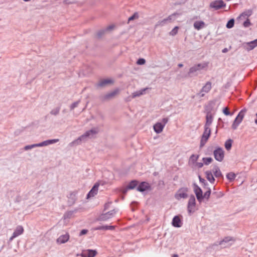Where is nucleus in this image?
Masks as SVG:
<instances>
[{
	"mask_svg": "<svg viewBox=\"0 0 257 257\" xmlns=\"http://www.w3.org/2000/svg\"><path fill=\"white\" fill-rule=\"evenodd\" d=\"M97 133L98 131L95 128L87 131L84 134L70 143L69 145L70 146H74L80 145L81 142L86 141L87 139L92 138Z\"/></svg>",
	"mask_w": 257,
	"mask_h": 257,
	"instance_id": "f257e3e1",
	"label": "nucleus"
},
{
	"mask_svg": "<svg viewBox=\"0 0 257 257\" xmlns=\"http://www.w3.org/2000/svg\"><path fill=\"white\" fill-rule=\"evenodd\" d=\"M208 63H199L191 67L185 77H192L197 75V72L206 68L208 66Z\"/></svg>",
	"mask_w": 257,
	"mask_h": 257,
	"instance_id": "f03ea898",
	"label": "nucleus"
},
{
	"mask_svg": "<svg viewBox=\"0 0 257 257\" xmlns=\"http://www.w3.org/2000/svg\"><path fill=\"white\" fill-rule=\"evenodd\" d=\"M233 242V238L230 236L225 237L223 239L219 242H215L212 247L215 246L220 245L221 248H225L230 246Z\"/></svg>",
	"mask_w": 257,
	"mask_h": 257,
	"instance_id": "7ed1b4c3",
	"label": "nucleus"
},
{
	"mask_svg": "<svg viewBox=\"0 0 257 257\" xmlns=\"http://www.w3.org/2000/svg\"><path fill=\"white\" fill-rule=\"evenodd\" d=\"M169 121V118L167 117L163 118L161 121V122H157L154 125V131L157 134L161 133L165 127L166 124Z\"/></svg>",
	"mask_w": 257,
	"mask_h": 257,
	"instance_id": "20e7f679",
	"label": "nucleus"
},
{
	"mask_svg": "<svg viewBox=\"0 0 257 257\" xmlns=\"http://www.w3.org/2000/svg\"><path fill=\"white\" fill-rule=\"evenodd\" d=\"M204 131L200 141V147H203L207 142L211 134V129L209 127L204 126Z\"/></svg>",
	"mask_w": 257,
	"mask_h": 257,
	"instance_id": "39448f33",
	"label": "nucleus"
},
{
	"mask_svg": "<svg viewBox=\"0 0 257 257\" xmlns=\"http://www.w3.org/2000/svg\"><path fill=\"white\" fill-rule=\"evenodd\" d=\"M196 199L193 195H191L189 199L187 204V211L189 214H191L195 211Z\"/></svg>",
	"mask_w": 257,
	"mask_h": 257,
	"instance_id": "423d86ee",
	"label": "nucleus"
},
{
	"mask_svg": "<svg viewBox=\"0 0 257 257\" xmlns=\"http://www.w3.org/2000/svg\"><path fill=\"white\" fill-rule=\"evenodd\" d=\"M117 211V209H114L105 213H102L99 216L97 220L99 221H106L113 217Z\"/></svg>",
	"mask_w": 257,
	"mask_h": 257,
	"instance_id": "0eeeda50",
	"label": "nucleus"
},
{
	"mask_svg": "<svg viewBox=\"0 0 257 257\" xmlns=\"http://www.w3.org/2000/svg\"><path fill=\"white\" fill-rule=\"evenodd\" d=\"M213 155L216 161L222 162L224 157V152L222 148L217 147L213 151Z\"/></svg>",
	"mask_w": 257,
	"mask_h": 257,
	"instance_id": "6e6552de",
	"label": "nucleus"
},
{
	"mask_svg": "<svg viewBox=\"0 0 257 257\" xmlns=\"http://www.w3.org/2000/svg\"><path fill=\"white\" fill-rule=\"evenodd\" d=\"M212 88V84L210 81L207 82L202 87L199 92L196 94L197 96L202 97L205 95V93L209 92Z\"/></svg>",
	"mask_w": 257,
	"mask_h": 257,
	"instance_id": "1a4fd4ad",
	"label": "nucleus"
},
{
	"mask_svg": "<svg viewBox=\"0 0 257 257\" xmlns=\"http://www.w3.org/2000/svg\"><path fill=\"white\" fill-rule=\"evenodd\" d=\"M188 191V189L187 187L180 188L175 195V198L177 200H180L181 198H186L188 197L187 194Z\"/></svg>",
	"mask_w": 257,
	"mask_h": 257,
	"instance_id": "9d476101",
	"label": "nucleus"
},
{
	"mask_svg": "<svg viewBox=\"0 0 257 257\" xmlns=\"http://www.w3.org/2000/svg\"><path fill=\"white\" fill-rule=\"evenodd\" d=\"M194 192L196 195L197 200L200 202H202L203 200V192L201 188L196 183L193 184Z\"/></svg>",
	"mask_w": 257,
	"mask_h": 257,
	"instance_id": "9b49d317",
	"label": "nucleus"
},
{
	"mask_svg": "<svg viewBox=\"0 0 257 257\" xmlns=\"http://www.w3.org/2000/svg\"><path fill=\"white\" fill-rule=\"evenodd\" d=\"M226 4L222 0H216L212 2L210 4V7L213 8L214 10H219L223 7H225Z\"/></svg>",
	"mask_w": 257,
	"mask_h": 257,
	"instance_id": "f8f14e48",
	"label": "nucleus"
},
{
	"mask_svg": "<svg viewBox=\"0 0 257 257\" xmlns=\"http://www.w3.org/2000/svg\"><path fill=\"white\" fill-rule=\"evenodd\" d=\"M119 89H115V90L109 92L106 94L102 96L101 97V99L102 101H106L110 100L113 97H115V96L118 93Z\"/></svg>",
	"mask_w": 257,
	"mask_h": 257,
	"instance_id": "ddd939ff",
	"label": "nucleus"
},
{
	"mask_svg": "<svg viewBox=\"0 0 257 257\" xmlns=\"http://www.w3.org/2000/svg\"><path fill=\"white\" fill-rule=\"evenodd\" d=\"M150 185L146 182H142L137 188V190L141 192L151 190Z\"/></svg>",
	"mask_w": 257,
	"mask_h": 257,
	"instance_id": "4468645a",
	"label": "nucleus"
},
{
	"mask_svg": "<svg viewBox=\"0 0 257 257\" xmlns=\"http://www.w3.org/2000/svg\"><path fill=\"white\" fill-rule=\"evenodd\" d=\"M23 227L21 225L18 226L14 230L12 236L10 238V240H13L15 238L22 234L23 233Z\"/></svg>",
	"mask_w": 257,
	"mask_h": 257,
	"instance_id": "2eb2a0df",
	"label": "nucleus"
},
{
	"mask_svg": "<svg viewBox=\"0 0 257 257\" xmlns=\"http://www.w3.org/2000/svg\"><path fill=\"white\" fill-rule=\"evenodd\" d=\"M99 186V184L98 183H96L94 186L92 187L91 189L88 192L87 195V198H89L90 197L94 196L97 194L98 190V187Z\"/></svg>",
	"mask_w": 257,
	"mask_h": 257,
	"instance_id": "dca6fc26",
	"label": "nucleus"
},
{
	"mask_svg": "<svg viewBox=\"0 0 257 257\" xmlns=\"http://www.w3.org/2000/svg\"><path fill=\"white\" fill-rule=\"evenodd\" d=\"M257 47V39L252 41L244 44V48L247 51H250Z\"/></svg>",
	"mask_w": 257,
	"mask_h": 257,
	"instance_id": "f3484780",
	"label": "nucleus"
},
{
	"mask_svg": "<svg viewBox=\"0 0 257 257\" xmlns=\"http://www.w3.org/2000/svg\"><path fill=\"white\" fill-rule=\"evenodd\" d=\"M97 253V251L93 249H87L83 251L81 256L82 257H94Z\"/></svg>",
	"mask_w": 257,
	"mask_h": 257,
	"instance_id": "a211bd4d",
	"label": "nucleus"
},
{
	"mask_svg": "<svg viewBox=\"0 0 257 257\" xmlns=\"http://www.w3.org/2000/svg\"><path fill=\"white\" fill-rule=\"evenodd\" d=\"M172 224L175 227H180L182 226V222L179 216L176 215L173 217L172 221Z\"/></svg>",
	"mask_w": 257,
	"mask_h": 257,
	"instance_id": "6ab92c4d",
	"label": "nucleus"
},
{
	"mask_svg": "<svg viewBox=\"0 0 257 257\" xmlns=\"http://www.w3.org/2000/svg\"><path fill=\"white\" fill-rule=\"evenodd\" d=\"M69 239V234L68 233H66L65 234L60 235L57 239V242L59 244L65 243Z\"/></svg>",
	"mask_w": 257,
	"mask_h": 257,
	"instance_id": "aec40b11",
	"label": "nucleus"
},
{
	"mask_svg": "<svg viewBox=\"0 0 257 257\" xmlns=\"http://www.w3.org/2000/svg\"><path fill=\"white\" fill-rule=\"evenodd\" d=\"M176 13H174L170 16H169L166 19H164V20L161 21H159L156 25V27H158V26H164L165 24H166V23L169 21H171V20H172L174 17L176 16Z\"/></svg>",
	"mask_w": 257,
	"mask_h": 257,
	"instance_id": "412c9836",
	"label": "nucleus"
},
{
	"mask_svg": "<svg viewBox=\"0 0 257 257\" xmlns=\"http://www.w3.org/2000/svg\"><path fill=\"white\" fill-rule=\"evenodd\" d=\"M214 114H211L209 112L206 115V122L204 126L209 127L211 125L213 120Z\"/></svg>",
	"mask_w": 257,
	"mask_h": 257,
	"instance_id": "4be33fe9",
	"label": "nucleus"
},
{
	"mask_svg": "<svg viewBox=\"0 0 257 257\" xmlns=\"http://www.w3.org/2000/svg\"><path fill=\"white\" fill-rule=\"evenodd\" d=\"M241 122V110L238 112L237 116L236 117L232 125V128L235 130Z\"/></svg>",
	"mask_w": 257,
	"mask_h": 257,
	"instance_id": "5701e85b",
	"label": "nucleus"
},
{
	"mask_svg": "<svg viewBox=\"0 0 257 257\" xmlns=\"http://www.w3.org/2000/svg\"><path fill=\"white\" fill-rule=\"evenodd\" d=\"M212 172L216 178H223V175L219 168L217 165H214L212 169Z\"/></svg>",
	"mask_w": 257,
	"mask_h": 257,
	"instance_id": "b1692460",
	"label": "nucleus"
},
{
	"mask_svg": "<svg viewBox=\"0 0 257 257\" xmlns=\"http://www.w3.org/2000/svg\"><path fill=\"white\" fill-rule=\"evenodd\" d=\"M205 23L203 21H196L194 22L193 26L195 29L199 30L205 26Z\"/></svg>",
	"mask_w": 257,
	"mask_h": 257,
	"instance_id": "393cba45",
	"label": "nucleus"
},
{
	"mask_svg": "<svg viewBox=\"0 0 257 257\" xmlns=\"http://www.w3.org/2000/svg\"><path fill=\"white\" fill-rule=\"evenodd\" d=\"M206 177L207 179L212 184H213L215 181V179L212 175L211 171H207L205 172Z\"/></svg>",
	"mask_w": 257,
	"mask_h": 257,
	"instance_id": "a878e982",
	"label": "nucleus"
},
{
	"mask_svg": "<svg viewBox=\"0 0 257 257\" xmlns=\"http://www.w3.org/2000/svg\"><path fill=\"white\" fill-rule=\"evenodd\" d=\"M138 181H137L136 180H132L127 185V186L126 187V190H130V189H134L138 186Z\"/></svg>",
	"mask_w": 257,
	"mask_h": 257,
	"instance_id": "bb28decb",
	"label": "nucleus"
},
{
	"mask_svg": "<svg viewBox=\"0 0 257 257\" xmlns=\"http://www.w3.org/2000/svg\"><path fill=\"white\" fill-rule=\"evenodd\" d=\"M147 88H143L136 92H134L132 93V98H135L136 97H139L142 95L145 94L146 90L147 89Z\"/></svg>",
	"mask_w": 257,
	"mask_h": 257,
	"instance_id": "cd10ccee",
	"label": "nucleus"
},
{
	"mask_svg": "<svg viewBox=\"0 0 257 257\" xmlns=\"http://www.w3.org/2000/svg\"><path fill=\"white\" fill-rule=\"evenodd\" d=\"M112 82V81L110 79H103L99 81V82L97 84V86L103 87L105 86L106 84L111 83Z\"/></svg>",
	"mask_w": 257,
	"mask_h": 257,
	"instance_id": "c85d7f7f",
	"label": "nucleus"
},
{
	"mask_svg": "<svg viewBox=\"0 0 257 257\" xmlns=\"http://www.w3.org/2000/svg\"><path fill=\"white\" fill-rule=\"evenodd\" d=\"M213 104L212 102H210L205 107V112L206 114H208L209 112L211 114H214L213 111Z\"/></svg>",
	"mask_w": 257,
	"mask_h": 257,
	"instance_id": "c756f323",
	"label": "nucleus"
},
{
	"mask_svg": "<svg viewBox=\"0 0 257 257\" xmlns=\"http://www.w3.org/2000/svg\"><path fill=\"white\" fill-rule=\"evenodd\" d=\"M232 141L231 139H228L225 142L224 146H225V149L227 151H229L230 150L231 146H232Z\"/></svg>",
	"mask_w": 257,
	"mask_h": 257,
	"instance_id": "7c9ffc66",
	"label": "nucleus"
},
{
	"mask_svg": "<svg viewBox=\"0 0 257 257\" xmlns=\"http://www.w3.org/2000/svg\"><path fill=\"white\" fill-rule=\"evenodd\" d=\"M235 174L232 172L228 173L226 175V178L230 182L233 181L235 178Z\"/></svg>",
	"mask_w": 257,
	"mask_h": 257,
	"instance_id": "2f4dec72",
	"label": "nucleus"
},
{
	"mask_svg": "<svg viewBox=\"0 0 257 257\" xmlns=\"http://www.w3.org/2000/svg\"><path fill=\"white\" fill-rule=\"evenodd\" d=\"M208 190L206 191L204 194L203 195V199L204 198L208 200L210 196L211 191L210 188H207Z\"/></svg>",
	"mask_w": 257,
	"mask_h": 257,
	"instance_id": "473e14b6",
	"label": "nucleus"
},
{
	"mask_svg": "<svg viewBox=\"0 0 257 257\" xmlns=\"http://www.w3.org/2000/svg\"><path fill=\"white\" fill-rule=\"evenodd\" d=\"M74 213V211H67L64 213L63 217L65 219L70 218L72 217Z\"/></svg>",
	"mask_w": 257,
	"mask_h": 257,
	"instance_id": "72a5a7b5",
	"label": "nucleus"
},
{
	"mask_svg": "<svg viewBox=\"0 0 257 257\" xmlns=\"http://www.w3.org/2000/svg\"><path fill=\"white\" fill-rule=\"evenodd\" d=\"M234 24V19H231L228 21V22L226 24V27L228 29H230L233 27Z\"/></svg>",
	"mask_w": 257,
	"mask_h": 257,
	"instance_id": "f704fd0d",
	"label": "nucleus"
},
{
	"mask_svg": "<svg viewBox=\"0 0 257 257\" xmlns=\"http://www.w3.org/2000/svg\"><path fill=\"white\" fill-rule=\"evenodd\" d=\"M60 110V107H57L54 109H53L50 111V114L56 116L59 114Z\"/></svg>",
	"mask_w": 257,
	"mask_h": 257,
	"instance_id": "c9c22d12",
	"label": "nucleus"
},
{
	"mask_svg": "<svg viewBox=\"0 0 257 257\" xmlns=\"http://www.w3.org/2000/svg\"><path fill=\"white\" fill-rule=\"evenodd\" d=\"M202 160L203 163L206 165H209L213 161V159L211 157L203 158Z\"/></svg>",
	"mask_w": 257,
	"mask_h": 257,
	"instance_id": "e433bc0d",
	"label": "nucleus"
},
{
	"mask_svg": "<svg viewBox=\"0 0 257 257\" xmlns=\"http://www.w3.org/2000/svg\"><path fill=\"white\" fill-rule=\"evenodd\" d=\"M199 158V156L197 155H192L190 158V161H191L193 163L196 162L198 159Z\"/></svg>",
	"mask_w": 257,
	"mask_h": 257,
	"instance_id": "4c0bfd02",
	"label": "nucleus"
},
{
	"mask_svg": "<svg viewBox=\"0 0 257 257\" xmlns=\"http://www.w3.org/2000/svg\"><path fill=\"white\" fill-rule=\"evenodd\" d=\"M252 12L251 10H248L242 13V17H249L252 15Z\"/></svg>",
	"mask_w": 257,
	"mask_h": 257,
	"instance_id": "58836bf2",
	"label": "nucleus"
},
{
	"mask_svg": "<svg viewBox=\"0 0 257 257\" xmlns=\"http://www.w3.org/2000/svg\"><path fill=\"white\" fill-rule=\"evenodd\" d=\"M80 102V100H79L76 102H74V103H73L70 106V110H73L74 109L75 107H77L78 105V104H79V103Z\"/></svg>",
	"mask_w": 257,
	"mask_h": 257,
	"instance_id": "ea45409f",
	"label": "nucleus"
},
{
	"mask_svg": "<svg viewBox=\"0 0 257 257\" xmlns=\"http://www.w3.org/2000/svg\"><path fill=\"white\" fill-rule=\"evenodd\" d=\"M199 179L200 182L201 183L204 187H206L208 185V184L206 181V180L204 179L201 178L200 176H199Z\"/></svg>",
	"mask_w": 257,
	"mask_h": 257,
	"instance_id": "a19ab883",
	"label": "nucleus"
},
{
	"mask_svg": "<svg viewBox=\"0 0 257 257\" xmlns=\"http://www.w3.org/2000/svg\"><path fill=\"white\" fill-rule=\"evenodd\" d=\"M94 230H107V225H100L97 226L94 228Z\"/></svg>",
	"mask_w": 257,
	"mask_h": 257,
	"instance_id": "79ce46f5",
	"label": "nucleus"
},
{
	"mask_svg": "<svg viewBox=\"0 0 257 257\" xmlns=\"http://www.w3.org/2000/svg\"><path fill=\"white\" fill-rule=\"evenodd\" d=\"M106 31L105 29H102L100 31H99L97 33V37L98 38H101L105 33Z\"/></svg>",
	"mask_w": 257,
	"mask_h": 257,
	"instance_id": "37998d69",
	"label": "nucleus"
},
{
	"mask_svg": "<svg viewBox=\"0 0 257 257\" xmlns=\"http://www.w3.org/2000/svg\"><path fill=\"white\" fill-rule=\"evenodd\" d=\"M178 27H175L170 32V34L172 36H174L175 35L177 32H178Z\"/></svg>",
	"mask_w": 257,
	"mask_h": 257,
	"instance_id": "c03bdc74",
	"label": "nucleus"
},
{
	"mask_svg": "<svg viewBox=\"0 0 257 257\" xmlns=\"http://www.w3.org/2000/svg\"><path fill=\"white\" fill-rule=\"evenodd\" d=\"M138 18H139L138 14L137 13H135L134 14V15L133 16H132L131 17H130L128 18V21H131L134 20L135 19Z\"/></svg>",
	"mask_w": 257,
	"mask_h": 257,
	"instance_id": "a18cd8bd",
	"label": "nucleus"
},
{
	"mask_svg": "<svg viewBox=\"0 0 257 257\" xmlns=\"http://www.w3.org/2000/svg\"><path fill=\"white\" fill-rule=\"evenodd\" d=\"M47 141L48 145H49L51 144H53L57 143L59 141V140L58 139H52V140H48Z\"/></svg>",
	"mask_w": 257,
	"mask_h": 257,
	"instance_id": "49530a36",
	"label": "nucleus"
},
{
	"mask_svg": "<svg viewBox=\"0 0 257 257\" xmlns=\"http://www.w3.org/2000/svg\"><path fill=\"white\" fill-rule=\"evenodd\" d=\"M146 63V60L144 58H139L137 62L138 65H143Z\"/></svg>",
	"mask_w": 257,
	"mask_h": 257,
	"instance_id": "de8ad7c7",
	"label": "nucleus"
},
{
	"mask_svg": "<svg viewBox=\"0 0 257 257\" xmlns=\"http://www.w3.org/2000/svg\"><path fill=\"white\" fill-rule=\"evenodd\" d=\"M212 195H215L216 198H218L221 197L223 195V194L221 192H213L212 193Z\"/></svg>",
	"mask_w": 257,
	"mask_h": 257,
	"instance_id": "09e8293b",
	"label": "nucleus"
},
{
	"mask_svg": "<svg viewBox=\"0 0 257 257\" xmlns=\"http://www.w3.org/2000/svg\"><path fill=\"white\" fill-rule=\"evenodd\" d=\"M243 25L244 27H248L251 25V23L249 20L247 19L243 23Z\"/></svg>",
	"mask_w": 257,
	"mask_h": 257,
	"instance_id": "8fccbe9b",
	"label": "nucleus"
},
{
	"mask_svg": "<svg viewBox=\"0 0 257 257\" xmlns=\"http://www.w3.org/2000/svg\"><path fill=\"white\" fill-rule=\"evenodd\" d=\"M223 113L226 115H229L230 114V112L228 108L225 107L223 110Z\"/></svg>",
	"mask_w": 257,
	"mask_h": 257,
	"instance_id": "3c124183",
	"label": "nucleus"
},
{
	"mask_svg": "<svg viewBox=\"0 0 257 257\" xmlns=\"http://www.w3.org/2000/svg\"><path fill=\"white\" fill-rule=\"evenodd\" d=\"M88 230L87 229H82L79 233V236H82L84 234H85L87 233Z\"/></svg>",
	"mask_w": 257,
	"mask_h": 257,
	"instance_id": "603ef678",
	"label": "nucleus"
},
{
	"mask_svg": "<svg viewBox=\"0 0 257 257\" xmlns=\"http://www.w3.org/2000/svg\"><path fill=\"white\" fill-rule=\"evenodd\" d=\"M39 144H40V147H43V146H48L47 140H46L45 141H43V142H42L41 143H40Z\"/></svg>",
	"mask_w": 257,
	"mask_h": 257,
	"instance_id": "864d4df0",
	"label": "nucleus"
},
{
	"mask_svg": "<svg viewBox=\"0 0 257 257\" xmlns=\"http://www.w3.org/2000/svg\"><path fill=\"white\" fill-rule=\"evenodd\" d=\"M32 149H33V147H32V145H27V146H26L24 147V150L25 151H28V150Z\"/></svg>",
	"mask_w": 257,
	"mask_h": 257,
	"instance_id": "5fc2aeb1",
	"label": "nucleus"
},
{
	"mask_svg": "<svg viewBox=\"0 0 257 257\" xmlns=\"http://www.w3.org/2000/svg\"><path fill=\"white\" fill-rule=\"evenodd\" d=\"M114 28L113 25H110L105 29L106 32L112 30Z\"/></svg>",
	"mask_w": 257,
	"mask_h": 257,
	"instance_id": "6e6d98bb",
	"label": "nucleus"
},
{
	"mask_svg": "<svg viewBox=\"0 0 257 257\" xmlns=\"http://www.w3.org/2000/svg\"><path fill=\"white\" fill-rule=\"evenodd\" d=\"M203 163H201V162H198L196 164V166H197V167H198L199 168H201L203 167Z\"/></svg>",
	"mask_w": 257,
	"mask_h": 257,
	"instance_id": "4d7b16f0",
	"label": "nucleus"
},
{
	"mask_svg": "<svg viewBox=\"0 0 257 257\" xmlns=\"http://www.w3.org/2000/svg\"><path fill=\"white\" fill-rule=\"evenodd\" d=\"M114 228V226L107 225V230H113Z\"/></svg>",
	"mask_w": 257,
	"mask_h": 257,
	"instance_id": "13d9d810",
	"label": "nucleus"
},
{
	"mask_svg": "<svg viewBox=\"0 0 257 257\" xmlns=\"http://www.w3.org/2000/svg\"><path fill=\"white\" fill-rule=\"evenodd\" d=\"M132 98H133L132 96H128L127 97H126L125 100L126 101L128 102V101H131Z\"/></svg>",
	"mask_w": 257,
	"mask_h": 257,
	"instance_id": "bf43d9fd",
	"label": "nucleus"
},
{
	"mask_svg": "<svg viewBox=\"0 0 257 257\" xmlns=\"http://www.w3.org/2000/svg\"><path fill=\"white\" fill-rule=\"evenodd\" d=\"M32 147H33V149L34 148H36V147H40V144L39 143L32 144Z\"/></svg>",
	"mask_w": 257,
	"mask_h": 257,
	"instance_id": "052dcab7",
	"label": "nucleus"
},
{
	"mask_svg": "<svg viewBox=\"0 0 257 257\" xmlns=\"http://www.w3.org/2000/svg\"><path fill=\"white\" fill-rule=\"evenodd\" d=\"M227 51H228V49L226 48H224L222 50V52L223 53H226Z\"/></svg>",
	"mask_w": 257,
	"mask_h": 257,
	"instance_id": "680f3d73",
	"label": "nucleus"
},
{
	"mask_svg": "<svg viewBox=\"0 0 257 257\" xmlns=\"http://www.w3.org/2000/svg\"><path fill=\"white\" fill-rule=\"evenodd\" d=\"M108 204H105L104 206V209H107L108 208Z\"/></svg>",
	"mask_w": 257,
	"mask_h": 257,
	"instance_id": "e2e57ef3",
	"label": "nucleus"
},
{
	"mask_svg": "<svg viewBox=\"0 0 257 257\" xmlns=\"http://www.w3.org/2000/svg\"><path fill=\"white\" fill-rule=\"evenodd\" d=\"M183 66V65L182 63H180L178 64V67H182Z\"/></svg>",
	"mask_w": 257,
	"mask_h": 257,
	"instance_id": "0e129e2a",
	"label": "nucleus"
},
{
	"mask_svg": "<svg viewBox=\"0 0 257 257\" xmlns=\"http://www.w3.org/2000/svg\"><path fill=\"white\" fill-rule=\"evenodd\" d=\"M240 18H241V14H239V15L238 16V17H237V19H240Z\"/></svg>",
	"mask_w": 257,
	"mask_h": 257,
	"instance_id": "69168bd1",
	"label": "nucleus"
},
{
	"mask_svg": "<svg viewBox=\"0 0 257 257\" xmlns=\"http://www.w3.org/2000/svg\"><path fill=\"white\" fill-rule=\"evenodd\" d=\"M172 257H178V255L176 254H175Z\"/></svg>",
	"mask_w": 257,
	"mask_h": 257,
	"instance_id": "338daca9",
	"label": "nucleus"
},
{
	"mask_svg": "<svg viewBox=\"0 0 257 257\" xmlns=\"http://www.w3.org/2000/svg\"><path fill=\"white\" fill-rule=\"evenodd\" d=\"M256 119L255 120V123L257 124V113H256Z\"/></svg>",
	"mask_w": 257,
	"mask_h": 257,
	"instance_id": "774afa93",
	"label": "nucleus"
}]
</instances>
